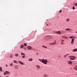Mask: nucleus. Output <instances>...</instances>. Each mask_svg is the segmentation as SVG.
Returning a JSON list of instances; mask_svg holds the SVG:
<instances>
[{"mask_svg":"<svg viewBox=\"0 0 77 77\" xmlns=\"http://www.w3.org/2000/svg\"><path fill=\"white\" fill-rule=\"evenodd\" d=\"M38 60L39 61H40L41 62H42V63H43L44 64H45V65H46L47 64V63L48 62V61L47 60V59H45V60L43 59H39Z\"/></svg>","mask_w":77,"mask_h":77,"instance_id":"nucleus-1","label":"nucleus"},{"mask_svg":"<svg viewBox=\"0 0 77 77\" xmlns=\"http://www.w3.org/2000/svg\"><path fill=\"white\" fill-rule=\"evenodd\" d=\"M70 58V60H74L75 59V57L72 56H69Z\"/></svg>","mask_w":77,"mask_h":77,"instance_id":"nucleus-2","label":"nucleus"},{"mask_svg":"<svg viewBox=\"0 0 77 77\" xmlns=\"http://www.w3.org/2000/svg\"><path fill=\"white\" fill-rule=\"evenodd\" d=\"M4 75H6V74L7 75H9V74H10V72L7 71H6L4 73Z\"/></svg>","mask_w":77,"mask_h":77,"instance_id":"nucleus-3","label":"nucleus"},{"mask_svg":"<svg viewBox=\"0 0 77 77\" xmlns=\"http://www.w3.org/2000/svg\"><path fill=\"white\" fill-rule=\"evenodd\" d=\"M27 48L28 50H31V49H32V48L30 46H27Z\"/></svg>","mask_w":77,"mask_h":77,"instance_id":"nucleus-4","label":"nucleus"},{"mask_svg":"<svg viewBox=\"0 0 77 77\" xmlns=\"http://www.w3.org/2000/svg\"><path fill=\"white\" fill-rule=\"evenodd\" d=\"M54 33H57H57H59V35H60L61 34V32L60 31L55 32H54Z\"/></svg>","mask_w":77,"mask_h":77,"instance_id":"nucleus-5","label":"nucleus"},{"mask_svg":"<svg viewBox=\"0 0 77 77\" xmlns=\"http://www.w3.org/2000/svg\"><path fill=\"white\" fill-rule=\"evenodd\" d=\"M68 63L69 65H72V61L71 60H69L68 62Z\"/></svg>","mask_w":77,"mask_h":77,"instance_id":"nucleus-6","label":"nucleus"},{"mask_svg":"<svg viewBox=\"0 0 77 77\" xmlns=\"http://www.w3.org/2000/svg\"><path fill=\"white\" fill-rule=\"evenodd\" d=\"M14 68L17 69H18L19 68L18 67V66L17 65H15L14 66Z\"/></svg>","mask_w":77,"mask_h":77,"instance_id":"nucleus-7","label":"nucleus"},{"mask_svg":"<svg viewBox=\"0 0 77 77\" xmlns=\"http://www.w3.org/2000/svg\"><path fill=\"white\" fill-rule=\"evenodd\" d=\"M74 39L72 38L71 42V44H74Z\"/></svg>","mask_w":77,"mask_h":77,"instance_id":"nucleus-8","label":"nucleus"},{"mask_svg":"<svg viewBox=\"0 0 77 77\" xmlns=\"http://www.w3.org/2000/svg\"><path fill=\"white\" fill-rule=\"evenodd\" d=\"M73 52H75V51H77V48L75 49H73L72 51Z\"/></svg>","mask_w":77,"mask_h":77,"instance_id":"nucleus-9","label":"nucleus"},{"mask_svg":"<svg viewBox=\"0 0 77 77\" xmlns=\"http://www.w3.org/2000/svg\"><path fill=\"white\" fill-rule=\"evenodd\" d=\"M19 63L21 64V65H24V63H23V62L20 61H19Z\"/></svg>","mask_w":77,"mask_h":77,"instance_id":"nucleus-10","label":"nucleus"},{"mask_svg":"<svg viewBox=\"0 0 77 77\" xmlns=\"http://www.w3.org/2000/svg\"><path fill=\"white\" fill-rule=\"evenodd\" d=\"M36 67L38 69H39L41 67H40V66H39V65H37L36 66Z\"/></svg>","mask_w":77,"mask_h":77,"instance_id":"nucleus-11","label":"nucleus"},{"mask_svg":"<svg viewBox=\"0 0 77 77\" xmlns=\"http://www.w3.org/2000/svg\"><path fill=\"white\" fill-rule=\"evenodd\" d=\"M29 61H30L31 62H32L33 61V59L32 58H30L29 59Z\"/></svg>","mask_w":77,"mask_h":77,"instance_id":"nucleus-12","label":"nucleus"},{"mask_svg":"<svg viewBox=\"0 0 77 77\" xmlns=\"http://www.w3.org/2000/svg\"><path fill=\"white\" fill-rule=\"evenodd\" d=\"M56 44V41L55 40L54 42L52 43V45H55Z\"/></svg>","mask_w":77,"mask_h":77,"instance_id":"nucleus-13","label":"nucleus"},{"mask_svg":"<svg viewBox=\"0 0 77 77\" xmlns=\"http://www.w3.org/2000/svg\"><path fill=\"white\" fill-rule=\"evenodd\" d=\"M24 47V45H22L20 46V48H23Z\"/></svg>","mask_w":77,"mask_h":77,"instance_id":"nucleus-14","label":"nucleus"},{"mask_svg":"<svg viewBox=\"0 0 77 77\" xmlns=\"http://www.w3.org/2000/svg\"><path fill=\"white\" fill-rule=\"evenodd\" d=\"M70 30V29L69 28H66L65 29V30L66 31H68V30Z\"/></svg>","mask_w":77,"mask_h":77,"instance_id":"nucleus-15","label":"nucleus"},{"mask_svg":"<svg viewBox=\"0 0 77 77\" xmlns=\"http://www.w3.org/2000/svg\"><path fill=\"white\" fill-rule=\"evenodd\" d=\"M10 58H12V57H13V55L12 54L10 55Z\"/></svg>","mask_w":77,"mask_h":77,"instance_id":"nucleus-16","label":"nucleus"},{"mask_svg":"<svg viewBox=\"0 0 77 77\" xmlns=\"http://www.w3.org/2000/svg\"><path fill=\"white\" fill-rule=\"evenodd\" d=\"M44 76L45 77H48V75L45 74L44 75Z\"/></svg>","mask_w":77,"mask_h":77,"instance_id":"nucleus-17","label":"nucleus"},{"mask_svg":"<svg viewBox=\"0 0 77 77\" xmlns=\"http://www.w3.org/2000/svg\"><path fill=\"white\" fill-rule=\"evenodd\" d=\"M68 55H69V54H68L66 55H65L64 56V57L65 58L66 57V56H68Z\"/></svg>","mask_w":77,"mask_h":77,"instance_id":"nucleus-18","label":"nucleus"},{"mask_svg":"<svg viewBox=\"0 0 77 77\" xmlns=\"http://www.w3.org/2000/svg\"><path fill=\"white\" fill-rule=\"evenodd\" d=\"M13 62L14 63H17V60H14L13 61Z\"/></svg>","mask_w":77,"mask_h":77,"instance_id":"nucleus-19","label":"nucleus"},{"mask_svg":"<svg viewBox=\"0 0 77 77\" xmlns=\"http://www.w3.org/2000/svg\"><path fill=\"white\" fill-rule=\"evenodd\" d=\"M0 71L1 72H2V68L1 67H0Z\"/></svg>","mask_w":77,"mask_h":77,"instance_id":"nucleus-20","label":"nucleus"},{"mask_svg":"<svg viewBox=\"0 0 77 77\" xmlns=\"http://www.w3.org/2000/svg\"><path fill=\"white\" fill-rule=\"evenodd\" d=\"M42 47H44V48H47V47L43 45L42 46Z\"/></svg>","mask_w":77,"mask_h":77,"instance_id":"nucleus-21","label":"nucleus"},{"mask_svg":"<svg viewBox=\"0 0 77 77\" xmlns=\"http://www.w3.org/2000/svg\"><path fill=\"white\" fill-rule=\"evenodd\" d=\"M69 38H71L72 39H73V38H74V37L72 36H71L70 37H69Z\"/></svg>","mask_w":77,"mask_h":77,"instance_id":"nucleus-22","label":"nucleus"},{"mask_svg":"<svg viewBox=\"0 0 77 77\" xmlns=\"http://www.w3.org/2000/svg\"><path fill=\"white\" fill-rule=\"evenodd\" d=\"M18 54H15V56H17V57H18Z\"/></svg>","mask_w":77,"mask_h":77,"instance_id":"nucleus-23","label":"nucleus"},{"mask_svg":"<svg viewBox=\"0 0 77 77\" xmlns=\"http://www.w3.org/2000/svg\"><path fill=\"white\" fill-rule=\"evenodd\" d=\"M63 38H66V39H68V37L66 36H64L63 37Z\"/></svg>","mask_w":77,"mask_h":77,"instance_id":"nucleus-24","label":"nucleus"},{"mask_svg":"<svg viewBox=\"0 0 77 77\" xmlns=\"http://www.w3.org/2000/svg\"><path fill=\"white\" fill-rule=\"evenodd\" d=\"M74 5H75V6H77V3H75Z\"/></svg>","mask_w":77,"mask_h":77,"instance_id":"nucleus-25","label":"nucleus"},{"mask_svg":"<svg viewBox=\"0 0 77 77\" xmlns=\"http://www.w3.org/2000/svg\"><path fill=\"white\" fill-rule=\"evenodd\" d=\"M10 66H12L13 65V63H11V64H10Z\"/></svg>","mask_w":77,"mask_h":77,"instance_id":"nucleus-26","label":"nucleus"},{"mask_svg":"<svg viewBox=\"0 0 77 77\" xmlns=\"http://www.w3.org/2000/svg\"><path fill=\"white\" fill-rule=\"evenodd\" d=\"M24 45L25 47H26V46H27V44L26 43H24Z\"/></svg>","mask_w":77,"mask_h":77,"instance_id":"nucleus-27","label":"nucleus"},{"mask_svg":"<svg viewBox=\"0 0 77 77\" xmlns=\"http://www.w3.org/2000/svg\"><path fill=\"white\" fill-rule=\"evenodd\" d=\"M21 55H25V54H24L23 53H21Z\"/></svg>","mask_w":77,"mask_h":77,"instance_id":"nucleus-28","label":"nucleus"},{"mask_svg":"<svg viewBox=\"0 0 77 77\" xmlns=\"http://www.w3.org/2000/svg\"><path fill=\"white\" fill-rule=\"evenodd\" d=\"M69 21V19H66V21Z\"/></svg>","mask_w":77,"mask_h":77,"instance_id":"nucleus-29","label":"nucleus"},{"mask_svg":"<svg viewBox=\"0 0 77 77\" xmlns=\"http://www.w3.org/2000/svg\"><path fill=\"white\" fill-rule=\"evenodd\" d=\"M72 9H73V10H74V9H75V7H73Z\"/></svg>","mask_w":77,"mask_h":77,"instance_id":"nucleus-30","label":"nucleus"},{"mask_svg":"<svg viewBox=\"0 0 77 77\" xmlns=\"http://www.w3.org/2000/svg\"><path fill=\"white\" fill-rule=\"evenodd\" d=\"M49 45H53V43H49Z\"/></svg>","mask_w":77,"mask_h":77,"instance_id":"nucleus-31","label":"nucleus"},{"mask_svg":"<svg viewBox=\"0 0 77 77\" xmlns=\"http://www.w3.org/2000/svg\"><path fill=\"white\" fill-rule=\"evenodd\" d=\"M61 12H62V10H60V11H59V13H61Z\"/></svg>","mask_w":77,"mask_h":77,"instance_id":"nucleus-32","label":"nucleus"},{"mask_svg":"<svg viewBox=\"0 0 77 77\" xmlns=\"http://www.w3.org/2000/svg\"><path fill=\"white\" fill-rule=\"evenodd\" d=\"M25 57V56H24V55H23V56H22L23 58H24Z\"/></svg>","mask_w":77,"mask_h":77,"instance_id":"nucleus-33","label":"nucleus"},{"mask_svg":"<svg viewBox=\"0 0 77 77\" xmlns=\"http://www.w3.org/2000/svg\"><path fill=\"white\" fill-rule=\"evenodd\" d=\"M64 41V40H62L61 42H63Z\"/></svg>","mask_w":77,"mask_h":77,"instance_id":"nucleus-34","label":"nucleus"},{"mask_svg":"<svg viewBox=\"0 0 77 77\" xmlns=\"http://www.w3.org/2000/svg\"><path fill=\"white\" fill-rule=\"evenodd\" d=\"M5 66H6V67H8V65H7V64H6L5 65Z\"/></svg>","mask_w":77,"mask_h":77,"instance_id":"nucleus-35","label":"nucleus"},{"mask_svg":"<svg viewBox=\"0 0 77 77\" xmlns=\"http://www.w3.org/2000/svg\"><path fill=\"white\" fill-rule=\"evenodd\" d=\"M63 43H64L63 42H62L61 43V44H63Z\"/></svg>","mask_w":77,"mask_h":77,"instance_id":"nucleus-36","label":"nucleus"},{"mask_svg":"<svg viewBox=\"0 0 77 77\" xmlns=\"http://www.w3.org/2000/svg\"><path fill=\"white\" fill-rule=\"evenodd\" d=\"M5 77H9V76H5Z\"/></svg>","mask_w":77,"mask_h":77,"instance_id":"nucleus-37","label":"nucleus"},{"mask_svg":"<svg viewBox=\"0 0 77 77\" xmlns=\"http://www.w3.org/2000/svg\"><path fill=\"white\" fill-rule=\"evenodd\" d=\"M74 38H75V37H73Z\"/></svg>","mask_w":77,"mask_h":77,"instance_id":"nucleus-38","label":"nucleus"},{"mask_svg":"<svg viewBox=\"0 0 77 77\" xmlns=\"http://www.w3.org/2000/svg\"><path fill=\"white\" fill-rule=\"evenodd\" d=\"M46 26H48V24H47V25H46Z\"/></svg>","mask_w":77,"mask_h":77,"instance_id":"nucleus-39","label":"nucleus"},{"mask_svg":"<svg viewBox=\"0 0 77 77\" xmlns=\"http://www.w3.org/2000/svg\"><path fill=\"white\" fill-rule=\"evenodd\" d=\"M76 33H77V31H76Z\"/></svg>","mask_w":77,"mask_h":77,"instance_id":"nucleus-40","label":"nucleus"},{"mask_svg":"<svg viewBox=\"0 0 77 77\" xmlns=\"http://www.w3.org/2000/svg\"><path fill=\"white\" fill-rule=\"evenodd\" d=\"M47 21H48V20H47Z\"/></svg>","mask_w":77,"mask_h":77,"instance_id":"nucleus-41","label":"nucleus"},{"mask_svg":"<svg viewBox=\"0 0 77 77\" xmlns=\"http://www.w3.org/2000/svg\"><path fill=\"white\" fill-rule=\"evenodd\" d=\"M48 37H50V36H48Z\"/></svg>","mask_w":77,"mask_h":77,"instance_id":"nucleus-42","label":"nucleus"},{"mask_svg":"<svg viewBox=\"0 0 77 77\" xmlns=\"http://www.w3.org/2000/svg\"><path fill=\"white\" fill-rule=\"evenodd\" d=\"M0 77H1V76L0 75Z\"/></svg>","mask_w":77,"mask_h":77,"instance_id":"nucleus-43","label":"nucleus"}]
</instances>
